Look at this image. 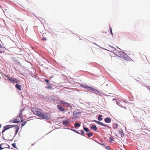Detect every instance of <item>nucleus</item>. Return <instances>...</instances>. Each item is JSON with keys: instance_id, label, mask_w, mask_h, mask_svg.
<instances>
[{"instance_id": "a878e982", "label": "nucleus", "mask_w": 150, "mask_h": 150, "mask_svg": "<svg viewBox=\"0 0 150 150\" xmlns=\"http://www.w3.org/2000/svg\"><path fill=\"white\" fill-rule=\"evenodd\" d=\"M45 81L47 83H49V81L47 79H45Z\"/></svg>"}, {"instance_id": "72a5a7b5", "label": "nucleus", "mask_w": 150, "mask_h": 150, "mask_svg": "<svg viewBox=\"0 0 150 150\" xmlns=\"http://www.w3.org/2000/svg\"><path fill=\"white\" fill-rule=\"evenodd\" d=\"M4 47H2V45H0V48H3Z\"/></svg>"}, {"instance_id": "412c9836", "label": "nucleus", "mask_w": 150, "mask_h": 150, "mask_svg": "<svg viewBox=\"0 0 150 150\" xmlns=\"http://www.w3.org/2000/svg\"><path fill=\"white\" fill-rule=\"evenodd\" d=\"M83 128L84 130L86 132H88L90 131L89 129L88 128L83 127Z\"/></svg>"}, {"instance_id": "39448f33", "label": "nucleus", "mask_w": 150, "mask_h": 150, "mask_svg": "<svg viewBox=\"0 0 150 150\" xmlns=\"http://www.w3.org/2000/svg\"><path fill=\"white\" fill-rule=\"evenodd\" d=\"M94 121L96 123H97L98 124H99L100 125H101V126H104V127H108V128L109 127L108 126V125H106L100 122L96 121V120H95Z\"/></svg>"}, {"instance_id": "f257e3e1", "label": "nucleus", "mask_w": 150, "mask_h": 150, "mask_svg": "<svg viewBox=\"0 0 150 150\" xmlns=\"http://www.w3.org/2000/svg\"><path fill=\"white\" fill-rule=\"evenodd\" d=\"M32 111L34 115L38 116L41 118L47 120L50 117L48 114H44L42 110L35 107L32 108Z\"/></svg>"}, {"instance_id": "2f4dec72", "label": "nucleus", "mask_w": 150, "mask_h": 150, "mask_svg": "<svg viewBox=\"0 0 150 150\" xmlns=\"http://www.w3.org/2000/svg\"><path fill=\"white\" fill-rule=\"evenodd\" d=\"M75 132H76V133H78V134H80V133L79 132H78L77 130H75L74 131Z\"/></svg>"}, {"instance_id": "5701e85b", "label": "nucleus", "mask_w": 150, "mask_h": 150, "mask_svg": "<svg viewBox=\"0 0 150 150\" xmlns=\"http://www.w3.org/2000/svg\"><path fill=\"white\" fill-rule=\"evenodd\" d=\"M26 123V121H25L23 123H22L21 124V127H22L24 126Z\"/></svg>"}, {"instance_id": "f03ea898", "label": "nucleus", "mask_w": 150, "mask_h": 150, "mask_svg": "<svg viewBox=\"0 0 150 150\" xmlns=\"http://www.w3.org/2000/svg\"><path fill=\"white\" fill-rule=\"evenodd\" d=\"M6 77L11 83H20L19 81L16 78H13L12 77H11L8 75L6 76Z\"/></svg>"}, {"instance_id": "e433bc0d", "label": "nucleus", "mask_w": 150, "mask_h": 150, "mask_svg": "<svg viewBox=\"0 0 150 150\" xmlns=\"http://www.w3.org/2000/svg\"><path fill=\"white\" fill-rule=\"evenodd\" d=\"M148 90L149 91H150V87L148 88Z\"/></svg>"}, {"instance_id": "7c9ffc66", "label": "nucleus", "mask_w": 150, "mask_h": 150, "mask_svg": "<svg viewBox=\"0 0 150 150\" xmlns=\"http://www.w3.org/2000/svg\"><path fill=\"white\" fill-rule=\"evenodd\" d=\"M106 149H108V150H110V147L108 146H107L106 147Z\"/></svg>"}, {"instance_id": "6e6552de", "label": "nucleus", "mask_w": 150, "mask_h": 150, "mask_svg": "<svg viewBox=\"0 0 150 150\" xmlns=\"http://www.w3.org/2000/svg\"><path fill=\"white\" fill-rule=\"evenodd\" d=\"M79 112L78 111L76 110L74 111L73 112V114L74 116L76 117L78 116V115L79 114Z\"/></svg>"}, {"instance_id": "20e7f679", "label": "nucleus", "mask_w": 150, "mask_h": 150, "mask_svg": "<svg viewBox=\"0 0 150 150\" xmlns=\"http://www.w3.org/2000/svg\"><path fill=\"white\" fill-rule=\"evenodd\" d=\"M81 86L83 88H86L88 90H91L92 91H96V89L93 88H91V87L87 86L84 85H83V84Z\"/></svg>"}, {"instance_id": "a211bd4d", "label": "nucleus", "mask_w": 150, "mask_h": 150, "mask_svg": "<svg viewBox=\"0 0 150 150\" xmlns=\"http://www.w3.org/2000/svg\"><path fill=\"white\" fill-rule=\"evenodd\" d=\"M45 88H47V89H49V90H51L52 89V86H48L47 87H45Z\"/></svg>"}, {"instance_id": "cd10ccee", "label": "nucleus", "mask_w": 150, "mask_h": 150, "mask_svg": "<svg viewBox=\"0 0 150 150\" xmlns=\"http://www.w3.org/2000/svg\"><path fill=\"white\" fill-rule=\"evenodd\" d=\"M81 134L82 135H83V134H84V132L83 130H82L81 131Z\"/></svg>"}, {"instance_id": "7ed1b4c3", "label": "nucleus", "mask_w": 150, "mask_h": 150, "mask_svg": "<svg viewBox=\"0 0 150 150\" xmlns=\"http://www.w3.org/2000/svg\"><path fill=\"white\" fill-rule=\"evenodd\" d=\"M13 126L16 127L14 125H6V126H4V129L2 131V133H3L6 130H7L9 129H10L12 127H13Z\"/></svg>"}, {"instance_id": "6ab92c4d", "label": "nucleus", "mask_w": 150, "mask_h": 150, "mask_svg": "<svg viewBox=\"0 0 150 150\" xmlns=\"http://www.w3.org/2000/svg\"><path fill=\"white\" fill-rule=\"evenodd\" d=\"M87 135L88 137H90L91 136H92L93 135V134L92 133L90 132V133H88L87 134Z\"/></svg>"}, {"instance_id": "9b49d317", "label": "nucleus", "mask_w": 150, "mask_h": 150, "mask_svg": "<svg viewBox=\"0 0 150 150\" xmlns=\"http://www.w3.org/2000/svg\"><path fill=\"white\" fill-rule=\"evenodd\" d=\"M91 128L95 131H96L97 129V128L95 125H92Z\"/></svg>"}, {"instance_id": "bb28decb", "label": "nucleus", "mask_w": 150, "mask_h": 150, "mask_svg": "<svg viewBox=\"0 0 150 150\" xmlns=\"http://www.w3.org/2000/svg\"><path fill=\"white\" fill-rule=\"evenodd\" d=\"M3 144H0V150H1L3 149H4V148H2L1 147V146H2V145Z\"/></svg>"}, {"instance_id": "c756f323", "label": "nucleus", "mask_w": 150, "mask_h": 150, "mask_svg": "<svg viewBox=\"0 0 150 150\" xmlns=\"http://www.w3.org/2000/svg\"><path fill=\"white\" fill-rule=\"evenodd\" d=\"M42 40L43 41L44 40H45L46 41V40H47V38H44L43 37L42 39Z\"/></svg>"}, {"instance_id": "f704fd0d", "label": "nucleus", "mask_w": 150, "mask_h": 150, "mask_svg": "<svg viewBox=\"0 0 150 150\" xmlns=\"http://www.w3.org/2000/svg\"><path fill=\"white\" fill-rule=\"evenodd\" d=\"M20 118H21V117H20ZM23 121H24V120L23 119H21V122H23Z\"/></svg>"}, {"instance_id": "4468645a", "label": "nucleus", "mask_w": 150, "mask_h": 150, "mask_svg": "<svg viewBox=\"0 0 150 150\" xmlns=\"http://www.w3.org/2000/svg\"><path fill=\"white\" fill-rule=\"evenodd\" d=\"M20 122V120L19 119H16L13 121V122L15 123H17Z\"/></svg>"}, {"instance_id": "423d86ee", "label": "nucleus", "mask_w": 150, "mask_h": 150, "mask_svg": "<svg viewBox=\"0 0 150 150\" xmlns=\"http://www.w3.org/2000/svg\"><path fill=\"white\" fill-rule=\"evenodd\" d=\"M57 108L60 111L64 112L65 111V109L63 108L62 107L59 105H57Z\"/></svg>"}, {"instance_id": "4be33fe9", "label": "nucleus", "mask_w": 150, "mask_h": 150, "mask_svg": "<svg viewBox=\"0 0 150 150\" xmlns=\"http://www.w3.org/2000/svg\"><path fill=\"white\" fill-rule=\"evenodd\" d=\"M118 125L117 124H115V125L113 127V128L115 129L117 128L118 127Z\"/></svg>"}, {"instance_id": "ddd939ff", "label": "nucleus", "mask_w": 150, "mask_h": 150, "mask_svg": "<svg viewBox=\"0 0 150 150\" xmlns=\"http://www.w3.org/2000/svg\"><path fill=\"white\" fill-rule=\"evenodd\" d=\"M16 130L15 132V135H16L17 134V132H18L19 129V126L17 125L16 126Z\"/></svg>"}, {"instance_id": "9d476101", "label": "nucleus", "mask_w": 150, "mask_h": 150, "mask_svg": "<svg viewBox=\"0 0 150 150\" xmlns=\"http://www.w3.org/2000/svg\"><path fill=\"white\" fill-rule=\"evenodd\" d=\"M105 121L107 123H110L111 122V120L109 117H107L105 118Z\"/></svg>"}, {"instance_id": "b1692460", "label": "nucleus", "mask_w": 150, "mask_h": 150, "mask_svg": "<svg viewBox=\"0 0 150 150\" xmlns=\"http://www.w3.org/2000/svg\"><path fill=\"white\" fill-rule=\"evenodd\" d=\"M12 146L13 147L15 148H16V143H14L12 144Z\"/></svg>"}, {"instance_id": "473e14b6", "label": "nucleus", "mask_w": 150, "mask_h": 150, "mask_svg": "<svg viewBox=\"0 0 150 150\" xmlns=\"http://www.w3.org/2000/svg\"><path fill=\"white\" fill-rule=\"evenodd\" d=\"M47 86H51V85H50V83H47Z\"/></svg>"}, {"instance_id": "f8f14e48", "label": "nucleus", "mask_w": 150, "mask_h": 150, "mask_svg": "<svg viewBox=\"0 0 150 150\" xmlns=\"http://www.w3.org/2000/svg\"><path fill=\"white\" fill-rule=\"evenodd\" d=\"M74 126L77 129L78 127L80 126V125L79 123H75L74 124Z\"/></svg>"}, {"instance_id": "c85d7f7f", "label": "nucleus", "mask_w": 150, "mask_h": 150, "mask_svg": "<svg viewBox=\"0 0 150 150\" xmlns=\"http://www.w3.org/2000/svg\"><path fill=\"white\" fill-rule=\"evenodd\" d=\"M110 33L112 35V29H111V28H110Z\"/></svg>"}, {"instance_id": "2eb2a0df", "label": "nucleus", "mask_w": 150, "mask_h": 150, "mask_svg": "<svg viewBox=\"0 0 150 150\" xmlns=\"http://www.w3.org/2000/svg\"><path fill=\"white\" fill-rule=\"evenodd\" d=\"M62 124L64 125H67L68 124V122L67 120H63V121Z\"/></svg>"}, {"instance_id": "393cba45", "label": "nucleus", "mask_w": 150, "mask_h": 150, "mask_svg": "<svg viewBox=\"0 0 150 150\" xmlns=\"http://www.w3.org/2000/svg\"><path fill=\"white\" fill-rule=\"evenodd\" d=\"M109 141L110 142H111L112 141H113L111 137H110L109 138Z\"/></svg>"}, {"instance_id": "1a4fd4ad", "label": "nucleus", "mask_w": 150, "mask_h": 150, "mask_svg": "<svg viewBox=\"0 0 150 150\" xmlns=\"http://www.w3.org/2000/svg\"><path fill=\"white\" fill-rule=\"evenodd\" d=\"M15 87L16 88L18 89V90H19V91H21V86L20 85L18 84H16L15 85Z\"/></svg>"}, {"instance_id": "aec40b11", "label": "nucleus", "mask_w": 150, "mask_h": 150, "mask_svg": "<svg viewBox=\"0 0 150 150\" xmlns=\"http://www.w3.org/2000/svg\"><path fill=\"white\" fill-rule=\"evenodd\" d=\"M102 115H100L98 117V120L99 121H101L102 120Z\"/></svg>"}, {"instance_id": "dca6fc26", "label": "nucleus", "mask_w": 150, "mask_h": 150, "mask_svg": "<svg viewBox=\"0 0 150 150\" xmlns=\"http://www.w3.org/2000/svg\"><path fill=\"white\" fill-rule=\"evenodd\" d=\"M5 50V47L2 48L0 49V53L4 52Z\"/></svg>"}, {"instance_id": "c9c22d12", "label": "nucleus", "mask_w": 150, "mask_h": 150, "mask_svg": "<svg viewBox=\"0 0 150 150\" xmlns=\"http://www.w3.org/2000/svg\"><path fill=\"white\" fill-rule=\"evenodd\" d=\"M120 132V134L122 135V134H123V133L121 132Z\"/></svg>"}, {"instance_id": "0eeeda50", "label": "nucleus", "mask_w": 150, "mask_h": 150, "mask_svg": "<svg viewBox=\"0 0 150 150\" xmlns=\"http://www.w3.org/2000/svg\"><path fill=\"white\" fill-rule=\"evenodd\" d=\"M60 103L61 104L63 105H66L67 107H69L70 106V104L69 103H67L66 102L62 100H61L60 101Z\"/></svg>"}, {"instance_id": "f3484780", "label": "nucleus", "mask_w": 150, "mask_h": 150, "mask_svg": "<svg viewBox=\"0 0 150 150\" xmlns=\"http://www.w3.org/2000/svg\"><path fill=\"white\" fill-rule=\"evenodd\" d=\"M24 110V109H22L20 110V114L18 116V117H21L22 116V112Z\"/></svg>"}]
</instances>
